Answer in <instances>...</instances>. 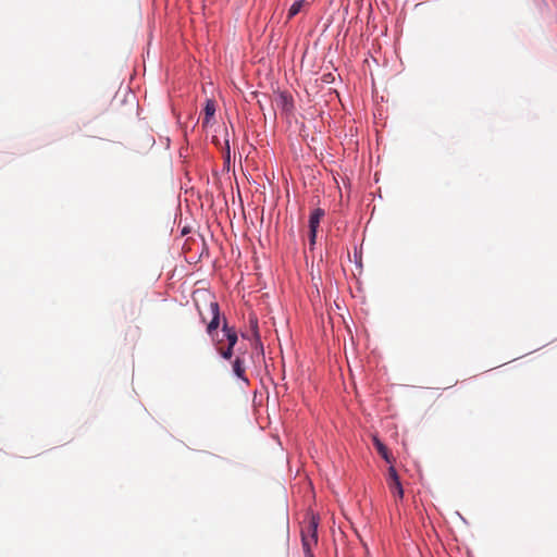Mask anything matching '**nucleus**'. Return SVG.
I'll return each mask as SVG.
<instances>
[{"instance_id": "nucleus-1", "label": "nucleus", "mask_w": 557, "mask_h": 557, "mask_svg": "<svg viewBox=\"0 0 557 557\" xmlns=\"http://www.w3.org/2000/svg\"><path fill=\"white\" fill-rule=\"evenodd\" d=\"M209 310L211 313V320L208 323L207 332L212 338L215 341L216 349L220 345H226V339L223 337V334L220 336L216 332L219 325H220V308L219 304L214 300H211L209 302Z\"/></svg>"}, {"instance_id": "nucleus-2", "label": "nucleus", "mask_w": 557, "mask_h": 557, "mask_svg": "<svg viewBox=\"0 0 557 557\" xmlns=\"http://www.w3.org/2000/svg\"><path fill=\"white\" fill-rule=\"evenodd\" d=\"M304 553H312V547L318 544L317 524L310 523L308 527V535L302 531L301 533Z\"/></svg>"}, {"instance_id": "nucleus-3", "label": "nucleus", "mask_w": 557, "mask_h": 557, "mask_svg": "<svg viewBox=\"0 0 557 557\" xmlns=\"http://www.w3.org/2000/svg\"><path fill=\"white\" fill-rule=\"evenodd\" d=\"M388 487L391 492L398 496L399 498H403L404 496V490L399 480V476L397 474L396 469L392 466L388 468V479H387Z\"/></svg>"}, {"instance_id": "nucleus-4", "label": "nucleus", "mask_w": 557, "mask_h": 557, "mask_svg": "<svg viewBox=\"0 0 557 557\" xmlns=\"http://www.w3.org/2000/svg\"><path fill=\"white\" fill-rule=\"evenodd\" d=\"M223 337L226 339V345L235 346L237 343V333L234 327L228 326L226 319H223L222 326Z\"/></svg>"}, {"instance_id": "nucleus-5", "label": "nucleus", "mask_w": 557, "mask_h": 557, "mask_svg": "<svg viewBox=\"0 0 557 557\" xmlns=\"http://www.w3.org/2000/svg\"><path fill=\"white\" fill-rule=\"evenodd\" d=\"M325 212L321 208L314 209L309 216V228L310 231L318 232V227Z\"/></svg>"}, {"instance_id": "nucleus-6", "label": "nucleus", "mask_w": 557, "mask_h": 557, "mask_svg": "<svg viewBox=\"0 0 557 557\" xmlns=\"http://www.w3.org/2000/svg\"><path fill=\"white\" fill-rule=\"evenodd\" d=\"M215 113V102L212 99H207L205 106V117L202 120V125L207 126L210 124Z\"/></svg>"}, {"instance_id": "nucleus-7", "label": "nucleus", "mask_w": 557, "mask_h": 557, "mask_svg": "<svg viewBox=\"0 0 557 557\" xmlns=\"http://www.w3.org/2000/svg\"><path fill=\"white\" fill-rule=\"evenodd\" d=\"M233 372L234 374L243 380L244 382H248V379L246 377L245 375V366H244V360L239 357H236V359L234 360L233 362Z\"/></svg>"}, {"instance_id": "nucleus-8", "label": "nucleus", "mask_w": 557, "mask_h": 557, "mask_svg": "<svg viewBox=\"0 0 557 557\" xmlns=\"http://www.w3.org/2000/svg\"><path fill=\"white\" fill-rule=\"evenodd\" d=\"M305 2H306L305 0H299V1L294 2L288 10L287 18L290 20L295 15H297L300 12Z\"/></svg>"}, {"instance_id": "nucleus-9", "label": "nucleus", "mask_w": 557, "mask_h": 557, "mask_svg": "<svg viewBox=\"0 0 557 557\" xmlns=\"http://www.w3.org/2000/svg\"><path fill=\"white\" fill-rule=\"evenodd\" d=\"M374 443H375V447H376L377 451L380 453V455L387 462H391L389 455H388V449L386 448V446L383 443H381L377 438L374 440Z\"/></svg>"}, {"instance_id": "nucleus-10", "label": "nucleus", "mask_w": 557, "mask_h": 557, "mask_svg": "<svg viewBox=\"0 0 557 557\" xmlns=\"http://www.w3.org/2000/svg\"><path fill=\"white\" fill-rule=\"evenodd\" d=\"M233 348L234 346L230 345H220L218 348V351L224 359H231L233 356Z\"/></svg>"}, {"instance_id": "nucleus-11", "label": "nucleus", "mask_w": 557, "mask_h": 557, "mask_svg": "<svg viewBox=\"0 0 557 557\" xmlns=\"http://www.w3.org/2000/svg\"><path fill=\"white\" fill-rule=\"evenodd\" d=\"M315 238H317V232H313V231H310V245L313 246L315 244Z\"/></svg>"}, {"instance_id": "nucleus-12", "label": "nucleus", "mask_w": 557, "mask_h": 557, "mask_svg": "<svg viewBox=\"0 0 557 557\" xmlns=\"http://www.w3.org/2000/svg\"><path fill=\"white\" fill-rule=\"evenodd\" d=\"M305 557H314V556H313V553H308V554H305Z\"/></svg>"}, {"instance_id": "nucleus-13", "label": "nucleus", "mask_w": 557, "mask_h": 557, "mask_svg": "<svg viewBox=\"0 0 557 557\" xmlns=\"http://www.w3.org/2000/svg\"><path fill=\"white\" fill-rule=\"evenodd\" d=\"M200 315L202 317V321H206V318L203 317L201 311H200Z\"/></svg>"}]
</instances>
